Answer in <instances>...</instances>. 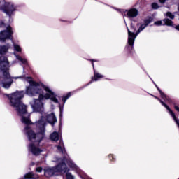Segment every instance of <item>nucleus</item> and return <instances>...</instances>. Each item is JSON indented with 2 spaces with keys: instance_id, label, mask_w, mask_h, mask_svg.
<instances>
[{
  "instance_id": "f257e3e1",
  "label": "nucleus",
  "mask_w": 179,
  "mask_h": 179,
  "mask_svg": "<svg viewBox=\"0 0 179 179\" xmlns=\"http://www.w3.org/2000/svg\"><path fill=\"white\" fill-rule=\"evenodd\" d=\"M14 79H23L24 82H27L29 84V87H26V94L27 96H33L39 94L38 99H34L31 103V108L35 113H40L41 114V119L36 123V129L38 133L36 134L33 131L31 125V120H30V114L27 113V107L24 105L21 101L24 97V92H16L8 96L10 100V106L15 108L17 115L21 117V122L27 125L24 129V134L27 135L29 141L32 142L28 146L29 152H31L34 156H38L43 150L38 147V143L43 141L45 134V125L47 121L52 127L57 122V117L55 114H45L44 113V106L41 100H48L50 99L53 103H58L57 95L54 94L50 87L33 81L30 77L18 76Z\"/></svg>"
},
{
  "instance_id": "f03ea898",
  "label": "nucleus",
  "mask_w": 179,
  "mask_h": 179,
  "mask_svg": "<svg viewBox=\"0 0 179 179\" xmlns=\"http://www.w3.org/2000/svg\"><path fill=\"white\" fill-rule=\"evenodd\" d=\"M55 162H57L59 164L56 166L55 167H47L44 169L45 171V177H52V176H59V173H66V171H69V169L66 167L67 163L68 166L72 170H74L76 173H78V174H81L82 170H80V168L76 165L73 162V160L70 159L69 158H67L66 159H64V161L62 159H58V160H55Z\"/></svg>"
},
{
  "instance_id": "7ed1b4c3",
  "label": "nucleus",
  "mask_w": 179,
  "mask_h": 179,
  "mask_svg": "<svg viewBox=\"0 0 179 179\" xmlns=\"http://www.w3.org/2000/svg\"><path fill=\"white\" fill-rule=\"evenodd\" d=\"M8 66H9L8 58L1 57L0 59V69L2 71V76L0 77V85L4 89H9L13 83V78L10 77Z\"/></svg>"
},
{
  "instance_id": "20e7f679",
  "label": "nucleus",
  "mask_w": 179,
  "mask_h": 179,
  "mask_svg": "<svg viewBox=\"0 0 179 179\" xmlns=\"http://www.w3.org/2000/svg\"><path fill=\"white\" fill-rule=\"evenodd\" d=\"M148 26L145 24H142L137 31L135 33L131 31L129 28L127 26V31H128V41L127 43L129 45H130L131 50L134 48V43H135V39L138 37V34L141 33L142 31L145 30Z\"/></svg>"
},
{
  "instance_id": "39448f33",
  "label": "nucleus",
  "mask_w": 179,
  "mask_h": 179,
  "mask_svg": "<svg viewBox=\"0 0 179 179\" xmlns=\"http://www.w3.org/2000/svg\"><path fill=\"white\" fill-rule=\"evenodd\" d=\"M12 36H13V30L12 29V27L8 25L6 27V30L0 32V41L1 43H5L6 40H12Z\"/></svg>"
},
{
  "instance_id": "423d86ee",
  "label": "nucleus",
  "mask_w": 179,
  "mask_h": 179,
  "mask_svg": "<svg viewBox=\"0 0 179 179\" xmlns=\"http://www.w3.org/2000/svg\"><path fill=\"white\" fill-rule=\"evenodd\" d=\"M2 10L8 16H12V15H13V12H15L16 10V6H15L12 2H5L2 7Z\"/></svg>"
},
{
  "instance_id": "0eeeda50",
  "label": "nucleus",
  "mask_w": 179,
  "mask_h": 179,
  "mask_svg": "<svg viewBox=\"0 0 179 179\" xmlns=\"http://www.w3.org/2000/svg\"><path fill=\"white\" fill-rule=\"evenodd\" d=\"M125 13V16L130 20L134 19V17H136L138 15V10L136 8H131L129 10H126Z\"/></svg>"
},
{
  "instance_id": "6e6552de",
  "label": "nucleus",
  "mask_w": 179,
  "mask_h": 179,
  "mask_svg": "<svg viewBox=\"0 0 179 179\" xmlns=\"http://www.w3.org/2000/svg\"><path fill=\"white\" fill-rule=\"evenodd\" d=\"M38 175L34 174L33 173H29L24 176V178H22L21 179H38Z\"/></svg>"
},
{
  "instance_id": "1a4fd4ad",
  "label": "nucleus",
  "mask_w": 179,
  "mask_h": 179,
  "mask_svg": "<svg viewBox=\"0 0 179 179\" xmlns=\"http://www.w3.org/2000/svg\"><path fill=\"white\" fill-rule=\"evenodd\" d=\"M102 78H103V75L94 71V77L92 78V80L90 83H92V82H97L99 79H101Z\"/></svg>"
},
{
  "instance_id": "9d476101",
  "label": "nucleus",
  "mask_w": 179,
  "mask_h": 179,
  "mask_svg": "<svg viewBox=\"0 0 179 179\" xmlns=\"http://www.w3.org/2000/svg\"><path fill=\"white\" fill-rule=\"evenodd\" d=\"M10 47V45H9L0 46V55L6 54V52H7L8 50H9Z\"/></svg>"
},
{
  "instance_id": "9b49d317",
  "label": "nucleus",
  "mask_w": 179,
  "mask_h": 179,
  "mask_svg": "<svg viewBox=\"0 0 179 179\" xmlns=\"http://www.w3.org/2000/svg\"><path fill=\"white\" fill-rule=\"evenodd\" d=\"M57 150H59L60 153H65V148L64 147V141H62V140L59 141V144L57 146Z\"/></svg>"
},
{
  "instance_id": "f8f14e48",
  "label": "nucleus",
  "mask_w": 179,
  "mask_h": 179,
  "mask_svg": "<svg viewBox=\"0 0 179 179\" xmlns=\"http://www.w3.org/2000/svg\"><path fill=\"white\" fill-rule=\"evenodd\" d=\"M51 141H54L55 142H57V141H59V135L57 132H53L52 134H50V136Z\"/></svg>"
},
{
  "instance_id": "ddd939ff",
  "label": "nucleus",
  "mask_w": 179,
  "mask_h": 179,
  "mask_svg": "<svg viewBox=\"0 0 179 179\" xmlns=\"http://www.w3.org/2000/svg\"><path fill=\"white\" fill-rule=\"evenodd\" d=\"M14 55L15 58L18 59V61H20V62H22V64H24V65H27V59L22 58V57L16 55V53H14Z\"/></svg>"
},
{
  "instance_id": "4468645a",
  "label": "nucleus",
  "mask_w": 179,
  "mask_h": 179,
  "mask_svg": "<svg viewBox=\"0 0 179 179\" xmlns=\"http://www.w3.org/2000/svg\"><path fill=\"white\" fill-rule=\"evenodd\" d=\"M157 89L159 91V92L160 93L162 99H163L164 100H166L167 101H170V99L167 96H166V94H164V93H163V92H162L161 89H159L157 87Z\"/></svg>"
},
{
  "instance_id": "2eb2a0df",
  "label": "nucleus",
  "mask_w": 179,
  "mask_h": 179,
  "mask_svg": "<svg viewBox=\"0 0 179 179\" xmlns=\"http://www.w3.org/2000/svg\"><path fill=\"white\" fill-rule=\"evenodd\" d=\"M14 50L17 52H22V48L17 44L13 43Z\"/></svg>"
},
{
  "instance_id": "dca6fc26",
  "label": "nucleus",
  "mask_w": 179,
  "mask_h": 179,
  "mask_svg": "<svg viewBox=\"0 0 179 179\" xmlns=\"http://www.w3.org/2000/svg\"><path fill=\"white\" fill-rule=\"evenodd\" d=\"M163 22L166 26H173V21H171V20L164 19L163 20Z\"/></svg>"
},
{
  "instance_id": "f3484780",
  "label": "nucleus",
  "mask_w": 179,
  "mask_h": 179,
  "mask_svg": "<svg viewBox=\"0 0 179 179\" xmlns=\"http://www.w3.org/2000/svg\"><path fill=\"white\" fill-rule=\"evenodd\" d=\"M71 92H69V93L66 94V96H63L62 100H63L64 104H65V102L66 101L67 99H69V97H71Z\"/></svg>"
},
{
  "instance_id": "a211bd4d",
  "label": "nucleus",
  "mask_w": 179,
  "mask_h": 179,
  "mask_svg": "<svg viewBox=\"0 0 179 179\" xmlns=\"http://www.w3.org/2000/svg\"><path fill=\"white\" fill-rule=\"evenodd\" d=\"M66 179H75V177L71 173H66Z\"/></svg>"
},
{
  "instance_id": "6ab92c4d",
  "label": "nucleus",
  "mask_w": 179,
  "mask_h": 179,
  "mask_svg": "<svg viewBox=\"0 0 179 179\" xmlns=\"http://www.w3.org/2000/svg\"><path fill=\"white\" fill-rule=\"evenodd\" d=\"M166 16H167V17H169V19H174L175 16L173 13H170V12H167L166 14Z\"/></svg>"
},
{
  "instance_id": "aec40b11",
  "label": "nucleus",
  "mask_w": 179,
  "mask_h": 179,
  "mask_svg": "<svg viewBox=\"0 0 179 179\" xmlns=\"http://www.w3.org/2000/svg\"><path fill=\"white\" fill-rule=\"evenodd\" d=\"M151 22L152 20H150V18L146 19L144 20V24H145L146 26H148L150 23H151Z\"/></svg>"
},
{
  "instance_id": "412c9836",
  "label": "nucleus",
  "mask_w": 179,
  "mask_h": 179,
  "mask_svg": "<svg viewBox=\"0 0 179 179\" xmlns=\"http://www.w3.org/2000/svg\"><path fill=\"white\" fill-rule=\"evenodd\" d=\"M152 9H159V4L158 3H153L152 4Z\"/></svg>"
},
{
  "instance_id": "4be33fe9",
  "label": "nucleus",
  "mask_w": 179,
  "mask_h": 179,
  "mask_svg": "<svg viewBox=\"0 0 179 179\" xmlns=\"http://www.w3.org/2000/svg\"><path fill=\"white\" fill-rule=\"evenodd\" d=\"M36 173H41L43 171V168L41 167H37L36 168Z\"/></svg>"
},
{
  "instance_id": "5701e85b",
  "label": "nucleus",
  "mask_w": 179,
  "mask_h": 179,
  "mask_svg": "<svg viewBox=\"0 0 179 179\" xmlns=\"http://www.w3.org/2000/svg\"><path fill=\"white\" fill-rule=\"evenodd\" d=\"M154 24H155V26H162V21H157Z\"/></svg>"
},
{
  "instance_id": "b1692460",
  "label": "nucleus",
  "mask_w": 179,
  "mask_h": 179,
  "mask_svg": "<svg viewBox=\"0 0 179 179\" xmlns=\"http://www.w3.org/2000/svg\"><path fill=\"white\" fill-rule=\"evenodd\" d=\"M131 31H136V28L134 27V25H132V24H131Z\"/></svg>"
},
{
  "instance_id": "393cba45",
  "label": "nucleus",
  "mask_w": 179,
  "mask_h": 179,
  "mask_svg": "<svg viewBox=\"0 0 179 179\" xmlns=\"http://www.w3.org/2000/svg\"><path fill=\"white\" fill-rule=\"evenodd\" d=\"M109 159H110V160H112V161L115 160V158H114V155H109Z\"/></svg>"
},
{
  "instance_id": "a878e982",
  "label": "nucleus",
  "mask_w": 179,
  "mask_h": 179,
  "mask_svg": "<svg viewBox=\"0 0 179 179\" xmlns=\"http://www.w3.org/2000/svg\"><path fill=\"white\" fill-rule=\"evenodd\" d=\"M174 108H175V110H176V111H178L179 113V107L175 105Z\"/></svg>"
},
{
  "instance_id": "bb28decb",
  "label": "nucleus",
  "mask_w": 179,
  "mask_h": 179,
  "mask_svg": "<svg viewBox=\"0 0 179 179\" xmlns=\"http://www.w3.org/2000/svg\"><path fill=\"white\" fill-rule=\"evenodd\" d=\"M161 3H164L166 0H159Z\"/></svg>"
},
{
  "instance_id": "cd10ccee",
  "label": "nucleus",
  "mask_w": 179,
  "mask_h": 179,
  "mask_svg": "<svg viewBox=\"0 0 179 179\" xmlns=\"http://www.w3.org/2000/svg\"><path fill=\"white\" fill-rule=\"evenodd\" d=\"M176 30H178V31H179V25H177V26L176 27Z\"/></svg>"
},
{
  "instance_id": "c85d7f7f",
  "label": "nucleus",
  "mask_w": 179,
  "mask_h": 179,
  "mask_svg": "<svg viewBox=\"0 0 179 179\" xmlns=\"http://www.w3.org/2000/svg\"><path fill=\"white\" fill-rule=\"evenodd\" d=\"M94 62V60H92V62L93 68H94V64L93 63Z\"/></svg>"
},
{
  "instance_id": "c756f323",
  "label": "nucleus",
  "mask_w": 179,
  "mask_h": 179,
  "mask_svg": "<svg viewBox=\"0 0 179 179\" xmlns=\"http://www.w3.org/2000/svg\"><path fill=\"white\" fill-rule=\"evenodd\" d=\"M60 117H62V113H60Z\"/></svg>"
},
{
  "instance_id": "7c9ffc66",
  "label": "nucleus",
  "mask_w": 179,
  "mask_h": 179,
  "mask_svg": "<svg viewBox=\"0 0 179 179\" xmlns=\"http://www.w3.org/2000/svg\"><path fill=\"white\" fill-rule=\"evenodd\" d=\"M0 26H1V23H0Z\"/></svg>"
}]
</instances>
